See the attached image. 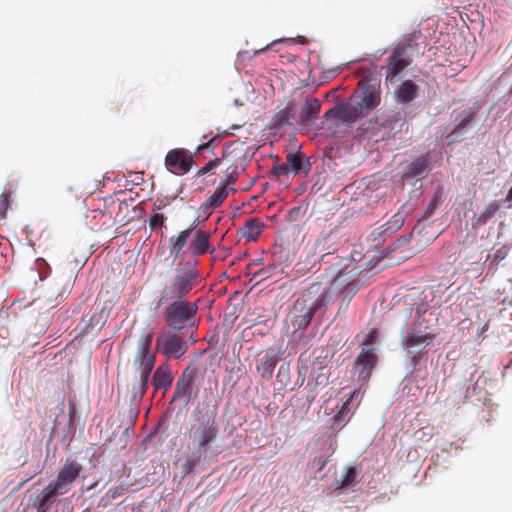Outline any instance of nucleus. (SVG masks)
Masks as SVG:
<instances>
[{"label": "nucleus", "mask_w": 512, "mask_h": 512, "mask_svg": "<svg viewBox=\"0 0 512 512\" xmlns=\"http://www.w3.org/2000/svg\"><path fill=\"white\" fill-rule=\"evenodd\" d=\"M82 466L79 462L67 459L60 468L56 479L49 483L36 498L38 512H48L57 497L66 494L79 477Z\"/></svg>", "instance_id": "1"}, {"label": "nucleus", "mask_w": 512, "mask_h": 512, "mask_svg": "<svg viewBox=\"0 0 512 512\" xmlns=\"http://www.w3.org/2000/svg\"><path fill=\"white\" fill-rule=\"evenodd\" d=\"M199 270L194 265L177 266L160 292L158 305L171 300H183L201 283Z\"/></svg>", "instance_id": "2"}, {"label": "nucleus", "mask_w": 512, "mask_h": 512, "mask_svg": "<svg viewBox=\"0 0 512 512\" xmlns=\"http://www.w3.org/2000/svg\"><path fill=\"white\" fill-rule=\"evenodd\" d=\"M329 305L327 293L322 291V283L314 282L308 286L295 301L292 326L295 331L306 329L315 313Z\"/></svg>", "instance_id": "3"}, {"label": "nucleus", "mask_w": 512, "mask_h": 512, "mask_svg": "<svg viewBox=\"0 0 512 512\" xmlns=\"http://www.w3.org/2000/svg\"><path fill=\"white\" fill-rule=\"evenodd\" d=\"M152 338L153 334L149 332L139 340L135 358L138 366L131 384V392L134 399H141L148 389L150 374L155 365V355L150 352Z\"/></svg>", "instance_id": "4"}, {"label": "nucleus", "mask_w": 512, "mask_h": 512, "mask_svg": "<svg viewBox=\"0 0 512 512\" xmlns=\"http://www.w3.org/2000/svg\"><path fill=\"white\" fill-rule=\"evenodd\" d=\"M359 271L356 268L345 267L339 270L329 287L322 285V291L327 293L329 304L335 299L339 301V312L346 311L350 301L359 290L357 276Z\"/></svg>", "instance_id": "5"}, {"label": "nucleus", "mask_w": 512, "mask_h": 512, "mask_svg": "<svg viewBox=\"0 0 512 512\" xmlns=\"http://www.w3.org/2000/svg\"><path fill=\"white\" fill-rule=\"evenodd\" d=\"M429 321L418 308L412 323L401 338V345L407 350L424 349L435 341L437 333L429 326Z\"/></svg>", "instance_id": "6"}, {"label": "nucleus", "mask_w": 512, "mask_h": 512, "mask_svg": "<svg viewBox=\"0 0 512 512\" xmlns=\"http://www.w3.org/2000/svg\"><path fill=\"white\" fill-rule=\"evenodd\" d=\"M170 302L163 313L166 325L175 331L194 326L198 311L197 303L185 300H171Z\"/></svg>", "instance_id": "7"}, {"label": "nucleus", "mask_w": 512, "mask_h": 512, "mask_svg": "<svg viewBox=\"0 0 512 512\" xmlns=\"http://www.w3.org/2000/svg\"><path fill=\"white\" fill-rule=\"evenodd\" d=\"M381 102L380 85L372 84L366 79L358 83L356 91L348 98L349 108L355 110L356 119L375 109Z\"/></svg>", "instance_id": "8"}, {"label": "nucleus", "mask_w": 512, "mask_h": 512, "mask_svg": "<svg viewBox=\"0 0 512 512\" xmlns=\"http://www.w3.org/2000/svg\"><path fill=\"white\" fill-rule=\"evenodd\" d=\"M191 430L197 451L206 454L218 434L216 417L208 414L198 417Z\"/></svg>", "instance_id": "9"}, {"label": "nucleus", "mask_w": 512, "mask_h": 512, "mask_svg": "<svg viewBox=\"0 0 512 512\" xmlns=\"http://www.w3.org/2000/svg\"><path fill=\"white\" fill-rule=\"evenodd\" d=\"M336 228L323 230L309 249V260L316 262L322 261L326 256L332 255L337 251Z\"/></svg>", "instance_id": "10"}, {"label": "nucleus", "mask_w": 512, "mask_h": 512, "mask_svg": "<svg viewBox=\"0 0 512 512\" xmlns=\"http://www.w3.org/2000/svg\"><path fill=\"white\" fill-rule=\"evenodd\" d=\"M156 350L166 359H179L186 353L187 345L177 334L165 332L157 337Z\"/></svg>", "instance_id": "11"}, {"label": "nucleus", "mask_w": 512, "mask_h": 512, "mask_svg": "<svg viewBox=\"0 0 512 512\" xmlns=\"http://www.w3.org/2000/svg\"><path fill=\"white\" fill-rule=\"evenodd\" d=\"M194 162L193 154L185 148L171 149L164 160L167 170L175 175L188 173Z\"/></svg>", "instance_id": "12"}, {"label": "nucleus", "mask_w": 512, "mask_h": 512, "mask_svg": "<svg viewBox=\"0 0 512 512\" xmlns=\"http://www.w3.org/2000/svg\"><path fill=\"white\" fill-rule=\"evenodd\" d=\"M196 377L197 368L193 364H189L182 371L176 382L172 402L182 400L185 405L190 403L193 397Z\"/></svg>", "instance_id": "13"}, {"label": "nucleus", "mask_w": 512, "mask_h": 512, "mask_svg": "<svg viewBox=\"0 0 512 512\" xmlns=\"http://www.w3.org/2000/svg\"><path fill=\"white\" fill-rule=\"evenodd\" d=\"M410 49L411 45L409 44H398L394 48L392 54L389 57L388 64L386 67V82H395L397 75L410 65L412 61L409 55Z\"/></svg>", "instance_id": "14"}, {"label": "nucleus", "mask_w": 512, "mask_h": 512, "mask_svg": "<svg viewBox=\"0 0 512 512\" xmlns=\"http://www.w3.org/2000/svg\"><path fill=\"white\" fill-rule=\"evenodd\" d=\"M332 353L328 348H319L313 351L311 371L309 377L315 380L316 385L325 386L329 383L328 363Z\"/></svg>", "instance_id": "15"}, {"label": "nucleus", "mask_w": 512, "mask_h": 512, "mask_svg": "<svg viewBox=\"0 0 512 512\" xmlns=\"http://www.w3.org/2000/svg\"><path fill=\"white\" fill-rule=\"evenodd\" d=\"M321 102L317 98H306L300 110L297 123L310 127L319 117Z\"/></svg>", "instance_id": "16"}, {"label": "nucleus", "mask_w": 512, "mask_h": 512, "mask_svg": "<svg viewBox=\"0 0 512 512\" xmlns=\"http://www.w3.org/2000/svg\"><path fill=\"white\" fill-rule=\"evenodd\" d=\"M229 191L226 187L219 184L213 194L200 205L199 211L203 220H207L212 214L213 210L220 207L223 202L227 199Z\"/></svg>", "instance_id": "17"}, {"label": "nucleus", "mask_w": 512, "mask_h": 512, "mask_svg": "<svg viewBox=\"0 0 512 512\" xmlns=\"http://www.w3.org/2000/svg\"><path fill=\"white\" fill-rule=\"evenodd\" d=\"M174 380V375L167 363L160 364L154 371L152 385L155 391L162 390L166 393L170 390Z\"/></svg>", "instance_id": "18"}, {"label": "nucleus", "mask_w": 512, "mask_h": 512, "mask_svg": "<svg viewBox=\"0 0 512 512\" xmlns=\"http://www.w3.org/2000/svg\"><path fill=\"white\" fill-rule=\"evenodd\" d=\"M376 362L377 356L372 350H363L355 359V368L358 370V378L362 381L369 379Z\"/></svg>", "instance_id": "19"}, {"label": "nucleus", "mask_w": 512, "mask_h": 512, "mask_svg": "<svg viewBox=\"0 0 512 512\" xmlns=\"http://www.w3.org/2000/svg\"><path fill=\"white\" fill-rule=\"evenodd\" d=\"M211 233L209 231H205L199 229L195 232L192 241L189 244V250L193 255H204L207 253H212L214 248L211 247L210 244Z\"/></svg>", "instance_id": "20"}, {"label": "nucleus", "mask_w": 512, "mask_h": 512, "mask_svg": "<svg viewBox=\"0 0 512 512\" xmlns=\"http://www.w3.org/2000/svg\"><path fill=\"white\" fill-rule=\"evenodd\" d=\"M219 158L221 159V164L225 165V168L240 167L243 160V148L236 143L227 145Z\"/></svg>", "instance_id": "21"}, {"label": "nucleus", "mask_w": 512, "mask_h": 512, "mask_svg": "<svg viewBox=\"0 0 512 512\" xmlns=\"http://www.w3.org/2000/svg\"><path fill=\"white\" fill-rule=\"evenodd\" d=\"M418 93V86L412 80H405L396 89L397 101L407 104L415 99Z\"/></svg>", "instance_id": "22"}, {"label": "nucleus", "mask_w": 512, "mask_h": 512, "mask_svg": "<svg viewBox=\"0 0 512 512\" xmlns=\"http://www.w3.org/2000/svg\"><path fill=\"white\" fill-rule=\"evenodd\" d=\"M500 208L501 203L496 200L487 204L479 215L473 217L472 227L474 229H478L484 226L500 210Z\"/></svg>", "instance_id": "23"}, {"label": "nucleus", "mask_w": 512, "mask_h": 512, "mask_svg": "<svg viewBox=\"0 0 512 512\" xmlns=\"http://www.w3.org/2000/svg\"><path fill=\"white\" fill-rule=\"evenodd\" d=\"M278 363L276 355L265 354L256 364V370L261 378L268 380L272 377Z\"/></svg>", "instance_id": "24"}, {"label": "nucleus", "mask_w": 512, "mask_h": 512, "mask_svg": "<svg viewBox=\"0 0 512 512\" xmlns=\"http://www.w3.org/2000/svg\"><path fill=\"white\" fill-rule=\"evenodd\" d=\"M194 227L181 231L178 235L172 236L169 240L170 254L175 258L179 256L188 239L191 237Z\"/></svg>", "instance_id": "25"}, {"label": "nucleus", "mask_w": 512, "mask_h": 512, "mask_svg": "<svg viewBox=\"0 0 512 512\" xmlns=\"http://www.w3.org/2000/svg\"><path fill=\"white\" fill-rule=\"evenodd\" d=\"M338 118L342 121H355L356 113L355 110L349 108L348 103L340 104L338 107L329 109L324 114V119L329 120L331 118Z\"/></svg>", "instance_id": "26"}, {"label": "nucleus", "mask_w": 512, "mask_h": 512, "mask_svg": "<svg viewBox=\"0 0 512 512\" xmlns=\"http://www.w3.org/2000/svg\"><path fill=\"white\" fill-rule=\"evenodd\" d=\"M264 228V223L258 218L248 219L244 226L240 228V232L248 241H255L261 234Z\"/></svg>", "instance_id": "27"}, {"label": "nucleus", "mask_w": 512, "mask_h": 512, "mask_svg": "<svg viewBox=\"0 0 512 512\" xmlns=\"http://www.w3.org/2000/svg\"><path fill=\"white\" fill-rule=\"evenodd\" d=\"M295 115V105L290 102L288 105L278 111L272 118L271 124L272 128L279 129L285 125L291 124V119L294 118Z\"/></svg>", "instance_id": "28"}, {"label": "nucleus", "mask_w": 512, "mask_h": 512, "mask_svg": "<svg viewBox=\"0 0 512 512\" xmlns=\"http://www.w3.org/2000/svg\"><path fill=\"white\" fill-rule=\"evenodd\" d=\"M286 164L294 174L310 169V163L305 162L299 152H289L286 156Z\"/></svg>", "instance_id": "29"}, {"label": "nucleus", "mask_w": 512, "mask_h": 512, "mask_svg": "<svg viewBox=\"0 0 512 512\" xmlns=\"http://www.w3.org/2000/svg\"><path fill=\"white\" fill-rule=\"evenodd\" d=\"M358 482V471L356 467H348L345 474L340 479L336 480L335 488L337 490L346 489L354 486Z\"/></svg>", "instance_id": "30"}, {"label": "nucleus", "mask_w": 512, "mask_h": 512, "mask_svg": "<svg viewBox=\"0 0 512 512\" xmlns=\"http://www.w3.org/2000/svg\"><path fill=\"white\" fill-rule=\"evenodd\" d=\"M428 165H429V160H428L427 156H424V155L420 156V157L416 158L408 166L407 175H409L411 177L419 176L426 170Z\"/></svg>", "instance_id": "31"}, {"label": "nucleus", "mask_w": 512, "mask_h": 512, "mask_svg": "<svg viewBox=\"0 0 512 512\" xmlns=\"http://www.w3.org/2000/svg\"><path fill=\"white\" fill-rule=\"evenodd\" d=\"M507 255L508 248L505 246L497 249L492 256L488 255L487 260L491 259L488 264V271L494 274L498 269L499 263L503 261L507 257Z\"/></svg>", "instance_id": "32"}, {"label": "nucleus", "mask_w": 512, "mask_h": 512, "mask_svg": "<svg viewBox=\"0 0 512 512\" xmlns=\"http://www.w3.org/2000/svg\"><path fill=\"white\" fill-rule=\"evenodd\" d=\"M354 396V393L349 395V398L342 404L339 411L335 414L333 420V426L340 425L342 422L345 421L347 415L351 411V401Z\"/></svg>", "instance_id": "33"}, {"label": "nucleus", "mask_w": 512, "mask_h": 512, "mask_svg": "<svg viewBox=\"0 0 512 512\" xmlns=\"http://www.w3.org/2000/svg\"><path fill=\"white\" fill-rule=\"evenodd\" d=\"M474 116H475V112L472 111L471 109L462 111L459 114V122L456 125V127L453 129L451 134H455V133L461 131L462 129L466 128L472 122V120L474 119Z\"/></svg>", "instance_id": "34"}, {"label": "nucleus", "mask_w": 512, "mask_h": 512, "mask_svg": "<svg viewBox=\"0 0 512 512\" xmlns=\"http://www.w3.org/2000/svg\"><path fill=\"white\" fill-rule=\"evenodd\" d=\"M239 176V167L225 168L224 170V178L221 180L220 184L228 189V186L233 185Z\"/></svg>", "instance_id": "35"}, {"label": "nucleus", "mask_w": 512, "mask_h": 512, "mask_svg": "<svg viewBox=\"0 0 512 512\" xmlns=\"http://www.w3.org/2000/svg\"><path fill=\"white\" fill-rule=\"evenodd\" d=\"M10 198L11 193L4 191L0 195V218H4L6 216L7 210L10 207Z\"/></svg>", "instance_id": "36"}, {"label": "nucleus", "mask_w": 512, "mask_h": 512, "mask_svg": "<svg viewBox=\"0 0 512 512\" xmlns=\"http://www.w3.org/2000/svg\"><path fill=\"white\" fill-rule=\"evenodd\" d=\"M292 171L286 163L275 164L272 168V173L275 177H287Z\"/></svg>", "instance_id": "37"}, {"label": "nucleus", "mask_w": 512, "mask_h": 512, "mask_svg": "<svg viewBox=\"0 0 512 512\" xmlns=\"http://www.w3.org/2000/svg\"><path fill=\"white\" fill-rule=\"evenodd\" d=\"M165 223V217L163 214L154 212L149 218V225L151 229L162 228Z\"/></svg>", "instance_id": "38"}, {"label": "nucleus", "mask_w": 512, "mask_h": 512, "mask_svg": "<svg viewBox=\"0 0 512 512\" xmlns=\"http://www.w3.org/2000/svg\"><path fill=\"white\" fill-rule=\"evenodd\" d=\"M221 165V159L220 158H214L213 160L209 161L205 166L200 168L198 170V175H205L209 172H212L217 167Z\"/></svg>", "instance_id": "39"}, {"label": "nucleus", "mask_w": 512, "mask_h": 512, "mask_svg": "<svg viewBox=\"0 0 512 512\" xmlns=\"http://www.w3.org/2000/svg\"><path fill=\"white\" fill-rule=\"evenodd\" d=\"M404 224V217L402 214L397 213L393 216L392 220L387 223L388 227L386 230L396 231Z\"/></svg>", "instance_id": "40"}, {"label": "nucleus", "mask_w": 512, "mask_h": 512, "mask_svg": "<svg viewBox=\"0 0 512 512\" xmlns=\"http://www.w3.org/2000/svg\"><path fill=\"white\" fill-rule=\"evenodd\" d=\"M222 138L221 135H216L214 137H212L209 141L205 142V143H202L200 144L198 147H197V151H204V150H207V149H211L212 151H214L215 147L217 146L218 142L220 141V139Z\"/></svg>", "instance_id": "41"}, {"label": "nucleus", "mask_w": 512, "mask_h": 512, "mask_svg": "<svg viewBox=\"0 0 512 512\" xmlns=\"http://www.w3.org/2000/svg\"><path fill=\"white\" fill-rule=\"evenodd\" d=\"M125 487L124 485H118V486H115V487H111L107 493H106V497L107 498H110V499H115L121 495L124 494L125 492Z\"/></svg>", "instance_id": "42"}, {"label": "nucleus", "mask_w": 512, "mask_h": 512, "mask_svg": "<svg viewBox=\"0 0 512 512\" xmlns=\"http://www.w3.org/2000/svg\"><path fill=\"white\" fill-rule=\"evenodd\" d=\"M91 213H92V217L94 219H98V218H99V220L104 219L102 221V223L99 225V228H101L102 226L106 225L108 223L109 219H110V217L107 216V214L104 211H102V210H93Z\"/></svg>", "instance_id": "43"}, {"label": "nucleus", "mask_w": 512, "mask_h": 512, "mask_svg": "<svg viewBox=\"0 0 512 512\" xmlns=\"http://www.w3.org/2000/svg\"><path fill=\"white\" fill-rule=\"evenodd\" d=\"M377 337V331L375 330H372L371 332H369L367 335H366V338L363 342L364 345H371L374 343L375 339Z\"/></svg>", "instance_id": "44"}, {"label": "nucleus", "mask_w": 512, "mask_h": 512, "mask_svg": "<svg viewBox=\"0 0 512 512\" xmlns=\"http://www.w3.org/2000/svg\"><path fill=\"white\" fill-rule=\"evenodd\" d=\"M438 200H439V195L435 194V196L432 198V200L430 201L429 206H428V210H430L431 213L438 206Z\"/></svg>", "instance_id": "45"}, {"label": "nucleus", "mask_w": 512, "mask_h": 512, "mask_svg": "<svg viewBox=\"0 0 512 512\" xmlns=\"http://www.w3.org/2000/svg\"><path fill=\"white\" fill-rule=\"evenodd\" d=\"M329 447H330V449H331V451H332L331 453H333V452L335 451V448H336V441H335V440H333V439H330V441H329Z\"/></svg>", "instance_id": "46"}, {"label": "nucleus", "mask_w": 512, "mask_h": 512, "mask_svg": "<svg viewBox=\"0 0 512 512\" xmlns=\"http://www.w3.org/2000/svg\"><path fill=\"white\" fill-rule=\"evenodd\" d=\"M164 206H165V204H164V203H162V202H161V203H159V204H155V205H154V212H155L156 210H160V209H162V207H164Z\"/></svg>", "instance_id": "47"}, {"label": "nucleus", "mask_w": 512, "mask_h": 512, "mask_svg": "<svg viewBox=\"0 0 512 512\" xmlns=\"http://www.w3.org/2000/svg\"><path fill=\"white\" fill-rule=\"evenodd\" d=\"M506 200L512 201V187L510 188V190L507 193Z\"/></svg>", "instance_id": "48"}, {"label": "nucleus", "mask_w": 512, "mask_h": 512, "mask_svg": "<svg viewBox=\"0 0 512 512\" xmlns=\"http://www.w3.org/2000/svg\"><path fill=\"white\" fill-rule=\"evenodd\" d=\"M326 464H327V459L322 461L320 469L323 468Z\"/></svg>", "instance_id": "49"}, {"label": "nucleus", "mask_w": 512, "mask_h": 512, "mask_svg": "<svg viewBox=\"0 0 512 512\" xmlns=\"http://www.w3.org/2000/svg\"><path fill=\"white\" fill-rule=\"evenodd\" d=\"M304 374H307L308 373V368L307 367H304Z\"/></svg>", "instance_id": "50"}, {"label": "nucleus", "mask_w": 512, "mask_h": 512, "mask_svg": "<svg viewBox=\"0 0 512 512\" xmlns=\"http://www.w3.org/2000/svg\"><path fill=\"white\" fill-rule=\"evenodd\" d=\"M230 190L232 191V193H235V192H236V189H235V188H231Z\"/></svg>", "instance_id": "51"}]
</instances>
